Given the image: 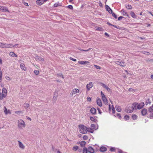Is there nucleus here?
I'll list each match as a JSON object with an SVG mask.
<instances>
[{
    "mask_svg": "<svg viewBox=\"0 0 153 153\" xmlns=\"http://www.w3.org/2000/svg\"><path fill=\"white\" fill-rule=\"evenodd\" d=\"M106 89L107 90V91L108 92H110L111 91V89L109 88H108V87L107 88H106Z\"/></svg>",
    "mask_w": 153,
    "mask_h": 153,
    "instance_id": "obj_55",
    "label": "nucleus"
},
{
    "mask_svg": "<svg viewBox=\"0 0 153 153\" xmlns=\"http://www.w3.org/2000/svg\"><path fill=\"white\" fill-rule=\"evenodd\" d=\"M135 108L134 106L132 105L129 106L128 108H126L125 109V111L127 113H130L133 111Z\"/></svg>",
    "mask_w": 153,
    "mask_h": 153,
    "instance_id": "obj_4",
    "label": "nucleus"
},
{
    "mask_svg": "<svg viewBox=\"0 0 153 153\" xmlns=\"http://www.w3.org/2000/svg\"><path fill=\"white\" fill-rule=\"evenodd\" d=\"M13 46V45L12 44H8L4 43V48H11Z\"/></svg>",
    "mask_w": 153,
    "mask_h": 153,
    "instance_id": "obj_15",
    "label": "nucleus"
},
{
    "mask_svg": "<svg viewBox=\"0 0 153 153\" xmlns=\"http://www.w3.org/2000/svg\"><path fill=\"white\" fill-rule=\"evenodd\" d=\"M24 106L26 108H28L29 107V105L28 103H25L24 104Z\"/></svg>",
    "mask_w": 153,
    "mask_h": 153,
    "instance_id": "obj_36",
    "label": "nucleus"
},
{
    "mask_svg": "<svg viewBox=\"0 0 153 153\" xmlns=\"http://www.w3.org/2000/svg\"><path fill=\"white\" fill-rule=\"evenodd\" d=\"M112 13V15L113 16V17H114L115 18L117 19V16L116 15V14L114 13Z\"/></svg>",
    "mask_w": 153,
    "mask_h": 153,
    "instance_id": "obj_45",
    "label": "nucleus"
},
{
    "mask_svg": "<svg viewBox=\"0 0 153 153\" xmlns=\"http://www.w3.org/2000/svg\"><path fill=\"white\" fill-rule=\"evenodd\" d=\"M137 116L135 114H133L132 115V118L134 120H136L137 119Z\"/></svg>",
    "mask_w": 153,
    "mask_h": 153,
    "instance_id": "obj_30",
    "label": "nucleus"
},
{
    "mask_svg": "<svg viewBox=\"0 0 153 153\" xmlns=\"http://www.w3.org/2000/svg\"><path fill=\"white\" fill-rule=\"evenodd\" d=\"M96 110L94 108H92L90 110V112L92 114H95L96 113Z\"/></svg>",
    "mask_w": 153,
    "mask_h": 153,
    "instance_id": "obj_23",
    "label": "nucleus"
},
{
    "mask_svg": "<svg viewBox=\"0 0 153 153\" xmlns=\"http://www.w3.org/2000/svg\"><path fill=\"white\" fill-rule=\"evenodd\" d=\"M115 117H118L120 119L121 118V116L120 114L118 113H117L116 114L114 115Z\"/></svg>",
    "mask_w": 153,
    "mask_h": 153,
    "instance_id": "obj_32",
    "label": "nucleus"
},
{
    "mask_svg": "<svg viewBox=\"0 0 153 153\" xmlns=\"http://www.w3.org/2000/svg\"><path fill=\"white\" fill-rule=\"evenodd\" d=\"M89 130H87V131H89L91 133H92L93 132V129L92 128H89Z\"/></svg>",
    "mask_w": 153,
    "mask_h": 153,
    "instance_id": "obj_43",
    "label": "nucleus"
},
{
    "mask_svg": "<svg viewBox=\"0 0 153 153\" xmlns=\"http://www.w3.org/2000/svg\"><path fill=\"white\" fill-rule=\"evenodd\" d=\"M94 66L98 69H101V67L100 66H97L95 65H94Z\"/></svg>",
    "mask_w": 153,
    "mask_h": 153,
    "instance_id": "obj_40",
    "label": "nucleus"
},
{
    "mask_svg": "<svg viewBox=\"0 0 153 153\" xmlns=\"http://www.w3.org/2000/svg\"><path fill=\"white\" fill-rule=\"evenodd\" d=\"M147 110L145 108L143 109L141 111L142 114L143 116L146 115L147 113Z\"/></svg>",
    "mask_w": 153,
    "mask_h": 153,
    "instance_id": "obj_16",
    "label": "nucleus"
},
{
    "mask_svg": "<svg viewBox=\"0 0 153 153\" xmlns=\"http://www.w3.org/2000/svg\"><path fill=\"white\" fill-rule=\"evenodd\" d=\"M107 150V149L105 147H102L100 148V151L102 152H104Z\"/></svg>",
    "mask_w": 153,
    "mask_h": 153,
    "instance_id": "obj_25",
    "label": "nucleus"
},
{
    "mask_svg": "<svg viewBox=\"0 0 153 153\" xmlns=\"http://www.w3.org/2000/svg\"><path fill=\"white\" fill-rule=\"evenodd\" d=\"M52 149L53 150V151H54L55 152H56L57 151V150L56 149L54 150V147L53 146H52Z\"/></svg>",
    "mask_w": 153,
    "mask_h": 153,
    "instance_id": "obj_58",
    "label": "nucleus"
},
{
    "mask_svg": "<svg viewBox=\"0 0 153 153\" xmlns=\"http://www.w3.org/2000/svg\"><path fill=\"white\" fill-rule=\"evenodd\" d=\"M97 110L98 111V113L100 114H101L102 112H101V110L99 108H97Z\"/></svg>",
    "mask_w": 153,
    "mask_h": 153,
    "instance_id": "obj_57",
    "label": "nucleus"
},
{
    "mask_svg": "<svg viewBox=\"0 0 153 153\" xmlns=\"http://www.w3.org/2000/svg\"><path fill=\"white\" fill-rule=\"evenodd\" d=\"M78 149V147L77 146H75L73 147V150L74 151H76Z\"/></svg>",
    "mask_w": 153,
    "mask_h": 153,
    "instance_id": "obj_31",
    "label": "nucleus"
},
{
    "mask_svg": "<svg viewBox=\"0 0 153 153\" xmlns=\"http://www.w3.org/2000/svg\"><path fill=\"white\" fill-rule=\"evenodd\" d=\"M26 117L27 118V119L28 120H30V121H31V119L29 117Z\"/></svg>",
    "mask_w": 153,
    "mask_h": 153,
    "instance_id": "obj_64",
    "label": "nucleus"
},
{
    "mask_svg": "<svg viewBox=\"0 0 153 153\" xmlns=\"http://www.w3.org/2000/svg\"><path fill=\"white\" fill-rule=\"evenodd\" d=\"M83 139L84 140H86L88 139V137L86 135H84L83 136Z\"/></svg>",
    "mask_w": 153,
    "mask_h": 153,
    "instance_id": "obj_46",
    "label": "nucleus"
},
{
    "mask_svg": "<svg viewBox=\"0 0 153 153\" xmlns=\"http://www.w3.org/2000/svg\"><path fill=\"white\" fill-rule=\"evenodd\" d=\"M115 148L114 147H111L110 149V150L112 152L114 151V150Z\"/></svg>",
    "mask_w": 153,
    "mask_h": 153,
    "instance_id": "obj_56",
    "label": "nucleus"
},
{
    "mask_svg": "<svg viewBox=\"0 0 153 153\" xmlns=\"http://www.w3.org/2000/svg\"><path fill=\"white\" fill-rule=\"evenodd\" d=\"M78 126L80 132L82 134H86L87 132V130H89V128H87L84 125H79Z\"/></svg>",
    "mask_w": 153,
    "mask_h": 153,
    "instance_id": "obj_1",
    "label": "nucleus"
},
{
    "mask_svg": "<svg viewBox=\"0 0 153 153\" xmlns=\"http://www.w3.org/2000/svg\"><path fill=\"white\" fill-rule=\"evenodd\" d=\"M123 18L124 17L122 16H120L118 18V20L119 21L122 18Z\"/></svg>",
    "mask_w": 153,
    "mask_h": 153,
    "instance_id": "obj_52",
    "label": "nucleus"
},
{
    "mask_svg": "<svg viewBox=\"0 0 153 153\" xmlns=\"http://www.w3.org/2000/svg\"><path fill=\"white\" fill-rule=\"evenodd\" d=\"M5 78L6 79L8 80H10V77L8 76H5Z\"/></svg>",
    "mask_w": 153,
    "mask_h": 153,
    "instance_id": "obj_53",
    "label": "nucleus"
},
{
    "mask_svg": "<svg viewBox=\"0 0 153 153\" xmlns=\"http://www.w3.org/2000/svg\"><path fill=\"white\" fill-rule=\"evenodd\" d=\"M10 56H14L17 57V56L16 55L14 52H11L9 54Z\"/></svg>",
    "mask_w": 153,
    "mask_h": 153,
    "instance_id": "obj_28",
    "label": "nucleus"
},
{
    "mask_svg": "<svg viewBox=\"0 0 153 153\" xmlns=\"http://www.w3.org/2000/svg\"><path fill=\"white\" fill-rule=\"evenodd\" d=\"M4 112L6 114H11L10 112V110H7L5 106L4 107Z\"/></svg>",
    "mask_w": 153,
    "mask_h": 153,
    "instance_id": "obj_17",
    "label": "nucleus"
},
{
    "mask_svg": "<svg viewBox=\"0 0 153 153\" xmlns=\"http://www.w3.org/2000/svg\"><path fill=\"white\" fill-rule=\"evenodd\" d=\"M1 11L2 12H9L8 10L7 7L4 6H2Z\"/></svg>",
    "mask_w": 153,
    "mask_h": 153,
    "instance_id": "obj_21",
    "label": "nucleus"
},
{
    "mask_svg": "<svg viewBox=\"0 0 153 153\" xmlns=\"http://www.w3.org/2000/svg\"><path fill=\"white\" fill-rule=\"evenodd\" d=\"M20 67L24 71H25L27 69V68L26 67H25V65L23 63H22L20 64Z\"/></svg>",
    "mask_w": 153,
    "mask_h": 153,
    "instance_id": "obj_22",
    "label": "nucleus"
},
{
    "mask_svg": "<svg viewBox=\"0 0 153 153\" xmlns=\"http://www.w3.org/2000/svg\"><path fill=\"white\" fill-rule=\"evenodd\" d=\"M124 119L126 120H128L129 119V117L128 115H126L124 117Z\"/></svg>",
    "mask_w": 153,
    "mask_h": 153,
    "instance_id": "obj_37",
    "label": "nucleus"
},
{
    "mask_svg": "<svg viewBox=\"0 0 153 153\" xmlns=\"http://www.w3.org/2000/svg\"><path fill=\"white\" fill-rule=\"evenodd\" d=\"M150 103L151 102L149 100V99H147L145 103L146 105H147L149 103Z\"/></svg>",
    "mask_w": 153,
    "mask_h": 153,
    "instance_id": "obj_35",
    "label": "nucleus"
},
{
    "mask_svg": "<svg viewBox=\"0 0 153 153\" xmlns=\"http://www.w3.org/2000/svg\"><path fill=\"white\" fill-rule=\"evenodd\" d=\"M126 8L128 9H131V5H128L126 6Z\"/></svg>",
    "mask_w": 153,
    "mask_h": 153,
    "instance_id": "obj_42",
    "label": "nucleus"
},
{
    "mask_svg": "<svg viewBox=\"0 0 153 153\" xmlns=\"http://www.w3.org/2000/svg\"><path fill=\"white\" fill-rule=\"evenodd\" d=\"M79 90L78 89L75 88L74 89L71 93V95H73V94L78 93L79 92Z\"/></svg>",
    "mask_w": 153,
    "mask_h": 153,
    "instance_id": "obj_11",
    "label": "nucleus"
},
{
    "mask_svg": "<svg viewBox=\"0 0 153 153\" xmlns=\"http://www.w3.org/2000/svg\"><path fill=\"white\" fill-rule=\"evenodd\" d=\"M4 43H0V47L4 48Z\"/></svg>",
    "mask_w": 153,
    "mask_h": 153,
    "instance_id": "obj_44",
    "label": "nucleus"
},
{
    "mask_svg": "<svg viewBox=\"0 0 153 153\" xmlns=\"http://www.w3.org/2000/svg\"><path fill=\"white\" fill-rule=\"evenodd\" d=\"M90 119L92 121L94 122H95L96 120L94 118L92 117H90Z\"/></svg>",
    "mask_w": 153,
    "mask_h": 153,
    "instance_id": "obj_38",
    "label": "nucleus"
},
{
    "mask_svg": "<svg viewBox=\"0 0 153 153\" xmlns=\"http://www.w3.org/2000/svg\"><path fill=\"white\" fill-rule=\"evenodd\" d=\"M102 99L103 102L105 105H107L108 104V102L106 97L102 98Z\"/></svg>",
    "mask_w": 153,
    "mask_h": 153,
    "instance_id": "obj_18",
    "label": "nucleus"
},
{
    "mask_svg": "<svg viewBox=\"0 0 153 153\" xmlns=\"http://www.w3.org/2000/svg\"><path fill=\"white\" fill-rule=\"evenodd\" d=\"M87 100L89 101H90L91 100V99L90 97H88L87 98Z\"/></svg>",
    "mask_w": 153,
    "mask_h": 153,
    "instance_id": "obj_62",
    "label": "nucleus"
},
{
    "mask_svg": "<svg viewBox=\"0 0 153 153\" xmlns=\"http://www.w3.org/2000/svg\"><path fill=\"white\" fill-rule=\"evenodd\" d=\"M21 111H15V113L16 114H19V113H21Z\"/></svg>",
    "mask_w": 153,
    "mask_h": 153,
    "instance_id": "obj_60",
    "label": "nucleus"
},
{
    "mask_svg": "<svg viewBox=\"0 0 153 153\" xmlns=\"http://www.w3.org/2000/svg\"><path fill=\"white\" fill-rule=\"evenodd\" d=\"M47 0H38L36 1V3L39 5H42Z\"/></svg>",
    "mask_w": 153,
    "mask_h": 153,
    "instance_id": "obj_7",
    "label": "nucleus"
},
{
    "mask_svg": "<svg viewBox=\"0 0 153 153\" xmlns=\"http://www.w3.org/2000/svg\"><path fill=\"white\" fill-rule=\"evenodd\" d=\"M144 105V103L143 102H141L140 103L138 104L137 103H134L133 104V106H134L135 108H137L138 109H140L142 108Z\"/></svg>",
    "mask_w": 153,
    "mask_h": 153,
    "instance_id": "obj_2",
    "label": "nucleus"
},
{
    "mask_svg": "<svg viewBox=\"0 0 153 153\" xmlns=\"http://www.w3.org/2000/svg\"><path fill=\"white\" fill-rule=\"evenodd\" d=\"M112 111L113 113L115 114V111L114 108H112Z\"/></svg>",
    "mask_w": 153,
    "mask_h": 153,
    "instance_id": "obj_61",
    "label": "nucleus"
},
{
    "mask_svg": "<svg viewBox=\"0 0 153 153\" xmlns=\"http://www.w3.org/2000/svg\"><path fill=\"white\" fill-rule=\"evenodd\" d=\"M131 16L133 17V18H135L136 16L134 14V12H131Z\"/></svg>",
    "mask_w": 153,
    "mask_h": 153,
    "instance_id": "obj_41",
    "label": "nucleus"
},
{
    "mask_svg": "<svg viewBox=\"0 0 153 153\" xmlns=\"http://www.w3.org/2000/svg\"><path fill=\"white\" fill-rule=\"evenodd\" d=\"M121 12L123 16H128V14L123 9H122L121 11Z\"/></svg>",
    "mask_w": 153,
    "mask_h": 153,
    "instance_id": "obj_20",
    "label": "nucleus"
},
{
    "mask_svg": "<svg viewBox=\"0 0 153 153\" xmlns=\"http://www.w3.org/2000/svg\"><path fill=\"white\" fill-rule=\"evenodd\" d=\"M115 63L116 64L122 66H125L126 65V64L125 62L122 61H117Z\"/></svg>",
    "mask_w": 153,
    "mask_h": 153,
    "instance_id": "obj_8",
    "label": "nucleus"
},
{
    "mask_svg": "<svg viewBox=\"0 0 153 153\" xmlns=\"http://www.w3.org/2000/svg\"><path fill=\"white\" fill-rule=\"evenodd\" d=\"M78 63L84 65L85 64H87L89 63V62L87 61H78Z\"/></svg>",
    "mask_w": 153,
    "mask_h": 153,
    "instance_id": "obj_24",
    "label": "nucleus"
},
{
    "mask_svg": "<svg viewBox=\"0 0 153 153\" xmlns=\"http://www.w3.org/2000/svg\"><path fill=\"white\" fill-rule=\"evenodd\" d=\"M149 111L150 113L153 111V105L149 108Z\"/></svg>",
    "mask_w": 153,
    "mask_h": 153,
    "instance_id": "obj_26",
    "label": "nucleus"
},
{
    "mask_svg": "<svg viewBox=\"0 0 153 153\" xmlns=\"http://www.w3.org/2000/svg\"><path fill=\"white\" fill-rule=\"evenodd\" d=\"M116 110L119 112L121 111V108L118 106H116Z\"/></svg>",
    "mask_w": 153,
    "mask_h": 153,
    "instance_id": "obj_27",
    "label": "nucleus"
},
{
    "mask_svg": "<svg viewBox=\"0 0 153 153\" xmlns=\"http://www.w3.org/2000/svg\"><path fill=\"white\" fill-rule=\"evenodd\" d=\"M88 149L86 148H84L83 149V153H87Z\"/></svg>",
    "mask_w": 153,
    "mask_h": 153,
    "instance_id": "obj_34",
    "label": "nucleus"
},
{
    "mask_svg": "<svg viewBox=\"0 0 153 153\" xmlns=\"http://www.w3.org/2000/svg\"><path fill=\"white\" fill-rule=\"evenodd\" d=\"M24 4L25 6H28V3H27V2H25L24 3Z\"/></svg>",
    "mask_w": 153,
    "mask_h": 153,
    "instance_id": "obj_63",
    "label": "nucleus"
},
{
    "mask_svg": "<svg viewBox=\"0 0 153 153\" xmlns=\"http://www.w3.org/2000/svg\"><path fill=\"white\" fill-rule=\"evenodd\" d=\"M93 87V83L92 82H90L86 85V88L88 91L90 89Z\"/></svg>",
    "mask_w": 153,
    "mask_h": 153,
    "instance_id": "obj_10",
    "label": "nucleus"
},
{
    "mask_svg": "<svg viewBox=\"0 0 153 153\" xmlns=\"http://www.w3.org/2000/svg\"><path fill=\"white\" fill-rule=\"evenodd\" d=\"M18 142L19 148L22 149H24L25 148V146L20 141H18Z\"/></svg>",
    "mask_w": 153,
    "mask_h": 153,
    "instance_id": "obj_9",
    "label": "nucleus"
},
{
    "mask_svg": "<svg viewBox=\"0 0 153 153\" xmlns=\"http://www.w3.org/2000/svg\"><path fill=\"white\" fill-rule=\"evenodd\" d=\"M2 91L3 93L2 96V97H0V99L1 100H2L3 98H4L6 97L7 93V90L6 89L4 88H3Z\"/></svg>",
    "mask_w": 153,
    "mask_h": 153,
    "instance_id": "obj_5",
    "label": "nucleus"
},
{
    "mask_svg": "<svg viewBox=\"0 0 153 153\" xmlns=\"http://www.w3.org/2000/svg\"><path fill=\"white\" fill-rule=\"evenodd\" d=\"M101 93L102 98L105 97V95L103 93L102 91H101Z\"/></svg>",
    "mask_w": 153,
    "mask_h": 153,
    "instance_id": "obj_51",
    "label": "nucleus"
},
{
    "mask_svg": "<svg viewBox=\"0 0 153 153\" xmlns=\"http://www.w3.org/2000/svg\"><path fill=\"white\" fill-rule=\"evenodd\" d=\"M69 58L71 60H73L74 61H76V59H73L71 57H70Z\"/></svg>",
    "mask_w": 153,
    "mask_h": 153,
    "instance_id": "obj_54",
    "label": "nucleus"
},
{
    "mask_svg": "<svg viewBox=\"0 0 153 153\" xmlns=\"http://www.w3.org/2000/svg\"><path fill=\"white\" fill-rule=\"evenodd\" d=\"M59 6V3H56L54 4L53 6L54 7H57Z\"/></svg>",
    "mask_w": 153,
    "mask_h": 153,
    "instance_id": "obj_48",
    "label": "nucleus"
},
{
    "mask_svg": "<svg viewBox=\"0 0 153 153\" xmlns=\"http://www.w3.org/2000/svg\"><path fill=\"white\" fill-rule=\"evenodd\" d=\"M97 104L100 106L101 107L102 105V103L100 99L97 98Z\"/></svg>",
    "mask_w": 153,
    "mask_h": 153,
    "instance_id": "obj_12",
    "label": "nucleus"
},
{
    "mask_svg": "<svg viewBox=\"0 0 153 153\" xmlns=\"http://www.w3.org/2000/svg\"><path fill=\"white\" fill-rule=\"evenodd\" d=\"M88 152L90 153H94V151L93 148L91 146L89 147L88 149Z\"/></svg>",
    "mask_w": 153,
    "mask_h": 153,
    "instance_id": "obj_13",
    "label": "nucleus"
},
{
    "mask_svg": "<svg viewBox=\"0 0 153 153\" xmlns=\"http://www.w3.org/2000/svg\"><path fill=\"white\" fill-rule=\"evenodd\" d=\"M100 84L101 86H102L103 88L105 89L106 88L108 87L107 85L102 83L100 82Z\"/></svg>",
    "mask_w": 153,
    "mask_h": 153,
    "instance_id": "obj_29",
    "label": "nucleus"
},
{
    "mask_svg": "<svg viewBox=\"0 0 153 153\" xmlns=\"http://www.w3.org/2000/svg\"><path fill=\"white\" fill-rule=\"evenodd\" d=\"M149 117L151 119H153V113L151 114L150 115Z\"/></svg>",
    "mask_w": 153,
    "mask_h": 153,
    "instance_id": "obj_50",
    "label": "nucleus"
},
{
    "mask_svg": "<svg viewBox=\"0 0 153 153\" xmlns=\"http://www.w3.org/2000/svg\"><path fill=\"white\" fill-rule=\"evenodd\" d=\"M34 73L36 75H38L39 73V71H38L35 70L34 71Z\"/></svg>",
    "mask_w": 153,
    "mask_h": 153,
    "instance_id": "obj_49",
    "label": "nucleus"
},
{
    "mask_svg": "<svg viewBox=\"0 0 153 153\" xmlns=\"http://www.w3.org/2000/svg\"><path fill=\"white\" fill-rule=\"evenodd\" d=\"M105 8L106 10L110 13H112L113 12L112 10L110 8L109 6L107 5H105Z\"/></svg>",
    "mask_w": 153,
    "mask_h": 153,
    "instance_id": "obj_14",
    "label": "nucleus"
},
{
    "mask_svg": "<svg viewBox=\"0 0 153 153\" xmlns=\"http://www.w3.org/2000/svg\"><path fill=\"white\" fill-rule=\"evenodd\" d=\"M68 8L71 10H72L73 9V7L72 5H69L68 6Z\"/></svg>",
    "mask_w": 153,
    "mask_h": 153,
    "instance_id": "obj_47",
    "label": "nucleus"
},
{
    "mask_svg": "<svg viewBox=\"0 0 153 153\" xmlns=\"http://www.w3.org/2000/svg\"><path fill=\"white\" fill-rule=\"evenodd\" d=\"M18 126L20 128H22L25 126V122L22 119H20L18 121Z\"/></svg>",
    "mask_w": 153,
    "mask_h": 153,
    "instance_id": "obj_3",
    "label": "nucleus"
},
{
    "mask_svg": "<svg viewBox=\"0 0 153 153\" xmlns=\"http://www.w3.org/2000/svg\"><path fill=\"white\" fill-rule=\"evenodd\" d=\"M86 143V142L84 141H82L80 143V145L82 146H83Z\"/></svg>",
    "mask_w": 153,
    "mask_h": 153,
    "instance_id": "obj_33",
    "label": "nucleus"
},
{
    "mask_svg": "<svg viewBox=\"0 0 153 153\" xmlns=\"http://www.w3.org/2000/svg\"><path fill=\"white\" fill-rule=\"evenodd\" d=\"M91 128L93 129H95V125L94 124H91Z\"/></svg>",
    "mask_w": 153,
    "mask_h": 153,
    "instance_id": "obj_39",
    "label": "nucleus"
},
{
    "mask_svg": "<svg viewBox=\"0 0 153 153\" xmlns=\"http://www.w3.org/2000/svg\"><path fill=\"white\" fill-rule=\"evenodd\" d=\"M58 93L57 91H55V94L54 95L53 101V103H55L56 102L57 100V98L58 96Z\"/></svg>",
    "mask_w": 153,
    "mask_h": 153,
    "instance_id": "obj_6",
    "label": "nucleus"
},
{
    "mask_svg": "<svg viewBox=\"0 0 153 153\" xmlns=\"http://www.w3.org/2000/svg\"><path fill=\"white\" fill-rule=\"evenodd\" d=\"M18 45H18V44H15L14 45H13V46H12V47H16V46H17L18 47H20V46H19Z\"/></svg>",
    "mask_w": 153,
    "mask_h": 153,
    "instance_id": "obj_59",
    "label": "nucleus"
},
{
    "mask_svg": "<svg viewBox=\"0 0 153 153\" xmlns=\"http://www.w3.org/2000/svg\"><path fill=\"white\" fill-rule=\"evenodd\" d=\"M35 59L36 60L43 61L44 59L42 57H40L38 56H36Z\"/></svg>",
    "mask_w": 153,
    "mask_h": 153,
    "instance_id": "obj_19",
    "label": "nucleus"
}]
</instances>
